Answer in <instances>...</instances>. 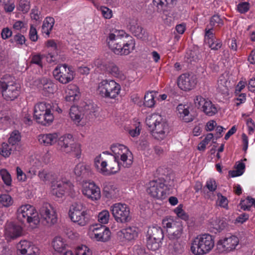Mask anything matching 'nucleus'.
Instances as JSON below:
<instances>
[{"label":"nucleus","instance_id":"nucleus-1","mask_svg":"<svg viewBox=\"0 0 255 255\" xmlns=\"http://www.w3.org/2000/svg\"><path fill=\"white\" fill-rule=\"evenodd\" d=\"M40 218L34 207L29 204L21 206L17 210V219L22 224L32 223L34 225L39 222L44 226H50L57 222L55 211L51 205L45 203L39 210Z\"/></svg>","mask_w":255,"mask_h":255},{"label":"nucleus","instance_id":"nucleus-2","mask_svg":"<svg viewBox=\"0 0 255 255\" xmlns=\"http://www.w3.org/2000/svg\"><path fill=\"white\" fill-rule=\"evenodd\" d=\"M97 111L96 107L91 103L83 102L79 106H71L69 115L71 120L75 123L84 120L85 122L94 121L97 117Z\"/></svg>","mask_w":255,"mask_h":255},{"label":"nucleus","instance_id":"nucleus-3","mask_svg":"<svg viewBox=\"0 0 255 255\" xmlns=\"http://www.w3.org/2000/svg\"><path fill=\"white\" fill-rule=\"evenodd\" d=\"M146 124L152 136L157 140L164 139L169 132L167 123L158 114H153L148 116L146 119Z\"/></svg>","mask_w":255,"mask_h":255},{"label":"nucleus","instance_id":"nucleus-4","mask_svg":"<svg viewBox=\"0 0 255 255\" xmlns=\"http://www.w3.org/2000/svg\"><path fill=\"white\" fill-rule=\"evenodd\" d=\"M214 245V237L209 234H204L193 239L190 249L195 255H204L208 254Z\"/></svg>","mask_w":255,"mask_h":255},{"label":"nucleus","instance_id":"nucleus-5","mask_svg":"<svg viewBox=\"0 0 255 255\" xmlns=\"http://www.w3.org/2000/svg\"><path fill=\"white\" fill-rule=\"evenodd\" d=\"M121 86L114 80H103L99 84L97 92L106 99H115L120 93Z\"/></svg>","mask_w":255,"mask_h":255},{"label":"nucleus","instance_id":"nucleus-6","mask_svg":"<svg viewBox=\"0 0 255 255\" xmlns=\"http://www.w3.org/2000/svg\"><path fill=\"white\" fill-rule=\"evenodd\" d=\"M146 191L151 197L163 199L166 196V187L162 179H157L150 181L147 185Z\"/></svg>","mask_w":255,"mask_h":255},{"label":"nucleus","instance_id":"nucleus-7","mask_svg":"<svg viewBox=\"0 0 255 255\" xmlns=\"http://www.w3.org/2000/svg\"><path fill=\"white\" fill-rule=\"evenodd\" d=\"M162 226L166 229L168 238L171 240L179 239L183 234V226L181 222L172 219L166 218L162 220Z\"/></svg>","mask_w":255,"mask_h":255},{"label":"nucleus","instance_id":"nucleus-8","mask_svg":"<svg viewBox=\"0 0 255 255\" xmlns=\"http://www.w3.org/2000/svg\"><path fill=\"white\" fill-rule=\"evenodd\" d=\"M53 75L56 80L63 84H66L74 79L73 72L65 64L57 66L53 71Z\"/></svg>","mask_w":255,"mask_h":255},{"label":"nucleus","instance_id":"nucleus-9","mask_svg":"<svg viewBox=\"0 0 255 255\" xmlns=\"http://www.w3.org/2000/svg\"><path fill=\"white\" fill-rule=\"evenodd\" d=\"M239 240L235 236L231 235L221 238L217 243V250L220 253H228L236 249Z\"/></svg>","mask_w":255,"mask_h":255},{"label":"nucleus","instance_id":"nucleus-10","mask_svg":"<svg viewBox=\"0 0 255 255\" xmlns=\"http://www.w3.org/2000/svg\"><path fill=\"white\" fill-rule=\"evenodd\" d=\"M197 83L196 76L193 74H181L178 79V86L182 90L187 91L194 89Z\"/></svg>","mask_w":255,"mask_h":255},{"label":"nucleus","instance_id":"nucleus-11","mask_svg":"<svg viewBox=\"0 0 255 255\" xmlns=\"http://www.w3.org/2000/svg\"><path fill=\"white\" fill-rule=\"evenodd\" d=\"M34 85L42 91V94L46 96L53 94L56 90L55 84L50 79L46 77H40L33 81Z\"/></svg>","mask_w":255,"mask_h":255},{"label":"nucleus","instance_id":"nucleus-12","mask_svg":"<svg viewBox=\"0 0 255 255\" xmlns=\"http://www.w3.org/2000/svg\"><path fill=\"white\" fill-rule=\"evenodd\" d=\"M111 211L116 221L118 223H127L128 221V207L126 204L121 203L114 204Z\"/></svg>","mask_w":255,"mask_h":255},{"label":"nucleus","instance_id":"nucleus-13","mask_svg":"<svg viewBox=\"0 0 255 255\" xmlns=\"http://www.w3.org/2000/svg\"><path fill=\"white\" fill-rule=\"evenodd\" d=\"M72 186L68 180H60L58 179L51 185V193L58 198H62L67 190H71Z\"/></svg>","mask_w":255,"mask_h":255},{"label":"nucleus","instance_id":"nucleus-14","mask_svg":"<svg viewBox=\"0 0 255 255\" xmlns=\"http://www.w3.org/2000/svg\"><path fill=\"white\" fill-rule=\"evenodd\" d=\"M83 194L91 200H98L101 197L100 189L94 182H86L83 185Z\"/></svg>","mask_w":255,"mask_h":255},{"label":"nucleus","instance_id":"nucleus-15","mask_svg":"<svg viewBox=\"0 0 255 255\" xmlns=\"http://www.w3.org/2000/svg\"><path fill=\"white\" fill-rule=\"evenodd\" d=\"M20 88L17 84L13 81L7 80L4 89L2 91V95L6 100H13L19 94Z\"/></svg>","mask_w":255,"mask_h":255},{"label":"nucleus","instance_id":"nucleus-16","mask_svg":"<svg viewBox=\"0 0 255 255\" xmlns=\"http://www.w3.org/2000/svg\"><path fill=\"white\" fill-rule=\"evenodd\" d=\"M69 215L73 222L81 226H85L90 221V216L84 210L69 212Z\"/></svg>","mask_w":255,"mask_h":255},{"label":"nucleus","instance_id":"nucleus-17","mask_svg":"<svg viewBox=\"0 0 255 255\" xmlns=\"http://www.w3.org/2000/svg\"><path fill=\"white\" fill-rule=\"evenodd\" d=\"M111 149L114 154V158L115 159V166H117L116 160H119V156H121L120 159L123 162L127 160L128 156L124 151H127V147L123 144H114L111 145Z\"/></svg>","mask_w":255,"mask_h":255},{"label":"nucleus","instance_id":"nucleus-18","mask_svg":"<svg viewBox=\"0 0 255 255\" xmlns=\"http://www.w3.org/2000/svg\"><path fill=\"white\" fill-rule=\"evenodd\" d=\"M94 238L98 241L105 242L109 241L111 237V232L105 226L100 225V227L94 229Z\"/></svg>","mask_w":255,"mask_h":255},{"label":"nucleus","instance_id":"nucleus-19","mask_svg":"<svg viewBox=\"0 0 255 255\" xmlns=\"http://www.w3.org/2000/svg\"><path fill=\"white\" fill-rule=\"evenodd\" d=\"M34 118L37 123L44 126H49L54 120V116L51 113V110L42 113H34Z\"/></svg>","mask_w":255,"mask_h":255},{"label":"nucleus","instance_id":"nucleus-20","mask_svg":"<svg viewBox=\"0 0 255 255\" xmlns=\"http://www.w3.org/2000/svg\"><path fill=\"white\" fill-rule=\"evenodd\" d=\"M100 157L101 156L97 157L95 159V166L100 173L104 175H109L117 172V170H114V167H110V168L107 167L108 164L106 161L100 162Z\"/></svg>","mask_w":255,"mask_h":255},{"label":"nucleus","instance_id":"nucleus-21","mask_svg":"<svg viewBox=\"0 0 255 255\" xmlns=\"http://www.w3.org/2000/svg\"><path fill=\"white\" fill-rule=\"evenodd\" d=\"M176 111L178 116L183 122L189 123L193 120V117L190 114L187 105L179 104L176 108Z\"/></svg>","mask_w":255,"mask_h":255},{"label":"nucleus","instance_id":"nucleus-22","mask_svg":"<svg viewBox=\"0 0 255 255\" xmlns=\"http://www.w3.org/2000/svg\"><path fill=\"white\" fill-rule=\"evenodd\" d=\"M74 173L76 176L83 179L89 178L92 174L90 166L84 163H78L76 166Z\"/></svg>","mask_w":255,"mask_h":255},{"label":"nucleus","instance_id":"nucleus-23","mask_svg":"<svg viewBox=\"0 0 255 255\" xmlns=\"http://www.w3.org/2000/svg\"><path fill=\"white\" fill-rule=\"evenodd\" d=\"M73 142H74V141L73 135L69 133L59 138L58 140V145L61 151L69 153L71 152V149L70 147H65V145H66V144L72 145Z\"/></svg>","mask_w":255,"mask_h":255},{"label":"nucleus","instance_id":"nucleus-24","mask_svg":"<svg viewBox=\"0 0 255 255\" xmlns=\"http://www.w3.org/2000/svg\"><path fill=\"white\" fill-rule=\"evenodd\" d=\"M22 235V228L19 225L10 223L5 228V236L10 239H15Z\"/></svg>","mask_w":255,"mask_h":255},{"label":"nucleus","instance_id":"nucleus-25","mask_svg":"<svg viewBox=\"0 0 255 255\" xmlns=\"http://www.w3.org/2000/svg\"><path fill=\"white\" fill-rule=\"evenodd\" d=\"M38 176L40 180L45 183L50 182L51 185L58 180L57 176L54 172L46 169H42L38 171Z\"/></svg>","mask_w":255,"mask_h":255},{"label":"nucleus","instance_id":"nucleus-26","mask_svg":"<svg viewBox=\"0 0 255 255\" xmlns=\"http://www.w3.org/2000/svg\"><path fill=\"white\" fill-rule=\"evenodd\" d=\"M58 134L56 133L40 134L38 136V141L41 144L46 146L51 145L57 141Z\"/></svg>","mask_w":255,"mask_h":255},{"label":"nucleus","instance_id":"nucleus-27","mask_svg":"<svg viewBox=\"0 0 255 255\" xmlns=\"http://www.w3.org/2000/svg\"><path fill=\"white\" fill-rule=\"evenodd\" d=\"M147 238L161 241L163 238L162 229L158 227H149L147 231Z\"/></svg>","mask_w":255,"mask_h":255},{"label":"nucleus","instance_id":"nucleus-28","mask_svg":"<svg viewBox=\"0 0 255 255\" xmlns=\"http://www.w3.org/2000/svg\"><path fill=\"white\" fill-rule=\"evenodd\" d=\"M157 93L155 91H149L145 93L144 97V105L148 108H153L155 104V98Z\"/></svg>","mask_w":255,"mask_h":255},{"label":"nucleus","instance_id":"nucleus-29","mask_svg":"<svg viewBox=\"0 0 255 255\" xmlns=\"http://www.w3.org/2000/svg\"><path fill=\"white\" fill-rule=\"evenodd\" d=\"M52 245L55 251L57 253L63 252L67 247V245L65 243L63 239L60 237L54 238Z\"/></svg>","mask_w":255,"mask_h":255},{"label":"nucleus","instance_id":"nucleus-30","mask_svg":"<svg viewBox=\"0 0 255 255\" xmlns=\"http://www.w3.org/2000/svg\"><path fill=\"white\" fill-rule=\"evenodd\" d=\"M202 111L208 116H213L217 113L218 108L216 105L209 100L204 106V108L202 109Z\"/></svg>","mask_w":255,"mask_h":255},{"label":"nucleus","instance_id":"nucleus-31","mask_svg":"<svg viewBox=\"0 0 255 255\" xmlns=\"http://www.w3.org/2000/svg\"><path fill=\"white\" fill-rule=\"evenodd\" d=\"M129 29L131 33L138 38H142L144 32L141 27L139 26L136 21H134L130 23Z\"/></svg>","mask_w":255,"mask_h":255},{"label":"nucleus","instance_id":"nucleus-32","mask_svg":"<svg viewBox=\"0 0 255 255\" xmlns=\"http://www.w3.org/2000/svg\"><path fill=\"white\" fill-rule=\"evenodd\" d=\"M80 97V93L78 91L77 87L74 86L73 89H68L67 95L65 97L66 101L74 102L78 101Z\"/></svg>","mask_w":255,"mask_h":255},{"label":"nucleus","instance_id":"nucleus-33","mask_svg":"<svg viewBox=\"0 0 255 255\" xmlns=\"http://www.w3.org/2000/svg\"><path fill=\"white\" fill-rule=\"evenodd\" d=\"M33 245L32 243L25 240L20 241L16 246L17 255H23V253L27 251Z\"/></svg>","mask_w":255,"mask_h":255},{"label":"nucleus","instance_id":"nucleus-34","mask_svg":"<svg viewBox=\"0 0 255 255\" xmlns=\"http://www.w3.org/2000/svg\"><path fill=\"white\" fill-rule=\"evenodd\" d=\"M54 24V19L53 17H49L43 21L42 26V32L45 33L47 35H49L50 32L52 29Z\"/></svg>","mask_w":255,"mask_h":255},{"label":"nucleus","instance_id":"nucleus-35","mask_svg":"<svg viewBox=\"0 0 255 255\" xmlns=\"http://www.w3.org/2000/svg\"><path fill=\"white\" fill-rule=\"evenodd\" d=\"M120 40L118 35L112 33L109 34L106 41L109 48L113 51L114 49H116V45L118 44V41H120Z\"/></svg>","mask_w":255,"mask_h":255},{"label":"nucleus","instance_id":"nucleus-36","mask_svg":"<svg viewBox=\"0 0 255 255\" xmlns=\"http://www.w3.org/2000/svg\"><path fill=\"white\" fill-rule=\"evenodd\" d=\"M169 250L170 253L176 255L183 253L184 251V245L179 242H175L173 245H169Z\"/></svg>","mask_w":255,"mask_h":255},{"label":"nucleus","instance_id":"nucleus-37","mask_svg":"<svg viewBox=\"0 0 255 255\" xmlns=\"http://www.w3.org/2000/svg\"><path fill=\"white\" fill-rule=\"evenodd\" d=\"M161 241L147 238L146 247L149 250L155 252L158 250L160 247Z\"/></svg>","mask_w":255,"mask_h":255},{"label":"nucleus","instance_id":"nucleus-38","mask_svg":"<svg viewBox=\"0 0 255 255\" xmlns=\"http://www.w3.org/2000/svg\"><path fill=\"white\" fill-rule=\"evenodd\" d=\"M174 0H153V4L158 9L162 10L164 7L173 5Z\"/></svg>","mask_w":255,"mask_h":255},{"label":"nucleus","instance_id":"nucleus-39","mask_svg":"<svg viewBox=\"0 0 255 255\" xmlns=\"http://www.w3.org/2000/svg\"><path fill=\"white\" fill-rule=\"evenodd\" d=\"M65 147H70L71 149V152L73 155L77 158H79L80 157L81 154V145L78 143L73 142L72 145L70 144H66Z\"/></svg>","mask_w":255,"mask_h":255},{"label":"nucleus","instance_id":"nucleus-40","mask_svg":"<svg viewBox=\"0 0 255 255\" xmlns=\"http://www.w3.org/2000/svg\"><path fill=\"white\" fill-rule=\"evenodd\" d=\"M209 100L204 98L200 95L196 96L194 99V102L196 107L198 109L202 110L204 108V106Z\"/></svg>","mask_w":255,"mask_h":255},{"label":"nucleus","instance_id":"nucleus-41","mask_svg":"<svg viewBox=\"0 0 255 255\" xmlns=\"http://www.w3.org/2000/svg\"><path fill=\"white\" fill-rule=\"evenodd\" d=\"M51 106L45 102H40L34 107V113H42L50 110Z\"/></svg>","mask_w":255,"mask_h":255},{"label":"nucleus","instance_id":"nucleus-42","mask_svg":"<svg viewBox=\"0 0 255 255\" xmlns=\"http://www.w3.org/2000/svg\"><path fill=\"white\" fill-rule=\"evenodd\" d=\"M20 139L21 135L20 132L19 131L15 130L10 134V136L8 138V142L12 146L19 142Z\"/></svg>","mask_w":255,"mask_h":255},{"label":"nucleus","instance_id":"nucleus-43","mask_svg":"<svg viewBox=\"0 0 255 255\" xmlns=\"http://www.w3.org/2000/svg\"><path fill=\"white\" fill-rule=\"evenodd\" d=\"M128 47V43H123L121 40L118 41V44L116 45V49H114L113 51L116 54H125L126 50L128 49L126 47Z\"/></svg>","mask_w":255,"mask_h":255},{"label":"nucleus","instance_id":"nucleus-44","mask_svg":"<svg viewBox=\"0 0 255 255\" xmlns=\"http://www.w3.org/2000/svg\"><path fill=\"white\" fill-rule=\"evenodd\" d=\"M109 71L112 75L115 77H118L121 79L125 78V76L122 74V72L116 65L114 64L111 65L109 67Z\"/></svg>","mask_w":255,"mask_h":255},{"label":"nucleus","instance_id":"nucleus-45","mask_svg":"<svg viewBox=\"0 0 255 255\" xmlns=\"http://www.w3.org/2000/svg\"><path fill=\"white\" fill-rule=\"evenodd\" d=\"M17 9L23 13L27 12L30 9V2L29 0H20Z\"/></svg>","mask_w":255,"mask_h":255},{"label":"nucleus","instance_id":"nucleus-46","mask_svg":"<svg viewBox=\"0 0 255 255\" xmlns=\"http://www.w3.org/2000/svg\"><path fill=\"white\" fill-rule=\"evenodd\" d=\"M12 200L8 194H2L0 196V204L4 207H9L12 204Z\"/></svg>","mask_w":255,"mask_h":255},{"label":"nucleus","instance_id":"nucleus-47","mask_svg":"<svg viewBox=\"0 0 255 255\" xmlns=\"http://www.w3.org/2000/svg\"><path fill=\"white\" fill-rule=\"evenodd\" d=\"M11 151L12 146L10 147L8 144L3 142L0 148V154L4 157H7L10 155Z\"/></svg>","mask_w":255,"mask_h":255},{"label":"nucleus","instance_id":"nucleus-48","mask_svg":"<svg viewBox=\"0 0 255 255\" xmlns=\"http://www.w3.org/2000/svg\"><path fill=\"white\" fill-rule=\"evenodd\" d=\"M0 174L4 183L7 186L10 185L11 178L8 172L6 169H3L0 171Z\"/></svg>","mask_w":255,"mask_h":255},{"label":"nucleus","instance_id":"nucleus-49","mask_svg":"<svg viewBox=\"0 0 255 255\" xmlns=\"http://www.w3.org/2000/svg\"><path fill=\"white\" fill-rule=\"evenodd\" d=\"M98 221L102 224H107L110 217V213L107 210H103L98 215Z\"/></svg>","mask_w":255,"mask_h":255},{"label":"nucleus","instance_id":"nucleus-50","mask_svg":"<svg viewBox=\"0 0 255 255\" xmlns=\"http://www.w3.org/2000/svg\"><path fill=\"white\" fill-rule=\"evenodd\" d=\"M210 24L212 26L220 27L223 25V21L220 17L219 15H214L211 18Z\"/></svg>","mask_w":255,"mask_h":255},{"label":"nucleus","instance_id":"nucleus-51","mask_svg":"<svg viewBox=\"0 0 255 255\" xmlns=\"http://www.w3.org/2000/svg\"><path fill=\"white\" fill-rule=\"evenodd\" d=\"M216 39L214 35L212 32V28L205 29V34L204 37L205 42L207 44L208 43H211L212 41Z\"/></svg>","mask_w":255,"mask_h":255},{"label":"nucleus","instance_id":"nucleus-52","mask_svg":"<svg viewBox=\"0 0 255 255\" xmlns=\"http://www.w3.org/2000/svg\"><path fill=\"white\" fill-rule=\"evenodd\" d=\"M226 226V223L223 220L216 219L213 223V227L217 231L223 230Z\"/></svg>","mask_w":255,"mask_h":255},{"label":"nucleus","instance_id":"nucleus-53","mask_svg":"<svg viewBox=\"0 0 255 255\" xmlns=\"http://www.w3.org/2000/svg\"><path fill=\"white\" fill-rule=\"evenodd\" d=\"M45 57V55H41L40 54H37L32 56L31 58V62L33 64H35L40 67H42V59Z\"/></svg>","mask_w":255,"mask_h":255},{"label":"nucleus","instance_id":"nucleus-54","mask_svg":"<svg viewBox=\"0 0 255 255\" xmlns=\"http://www.w3.org/2000/svg\"><path fill=\"white\" fill-rule=\"evenodd\" d=\"M217 204L222 208L227 209L228 208V200L226 197L221 195H218Z\"/></svg>","mask_w":255,"mask_h":255},{"label":"nucleus","instance_id":"nucleus-55","mask_svg":"<svg viewBox=\"0 0 255 255\" xmlns=\"http://www.w3.org/2000/svg\"><path fill=\"white\" fill-rule=\"evenodd\" d=\"M250 3L248 2H242L238 4V11L241 13H245L249 11Z\"/></svg>","mask_w":255,"mask_h":255},{"label":"nucleus","instance_id":"nucleus-56","mask_svg":"<svg viewBox=\"0 0 255 255\" xmlns=\"http://www.w3.org/2000/svg\"><path fill=\"white\" fill-rule=\"evenodd\" d=\"M138 230L136 227L128 228V241L136 239L138 237Z\"/></svg>","mask_w":255,"mask_h":255},{"label":"nucleus","instance_id":"nucleus-57","mask_svg":"<svg viewBox=\"0 0 255 255\" xmlns=\"http://www.w3.org/2000/svg\"><path fill=\"white\" fill-rule=\"evenodd\" d=\"M84 206L80 202H74L70 206L69 212L84 210Z\"/></svg>","mask_w":255,"mask_h":255},{"label":"nucleus","instance_id":"nucleus-58","mask_svg":"<svg viewBox=\"0 0 255 255\" xmlns=\"http://www.w3.org/2000/svg\"><path fill=\"white\" fill-rule=\"evenodd\" d=\"M10 41L11 43L15 42L18 44L22 45L25 43V38L21 34L18 33L15 35L13 38H11Z\"/></svg>","mask_w":255,"mask_h":255},{"label":"nucleus","instance_id":"nucleus-59","mask_svg":"<svg viewBox=\"0 0 255 255\" xmlns=\"http://www.w3.org/2000/svg\"><path fill=\"white\" fill-rule=\"evenodd\" d=\"M140 129H141V127H140V123L138 122L135 124L134 128L130 129L129 130L128 133L132 137H136L139 134L140 132Z\"/></svg>","mask_w":255,"mask_h":255},{"label":"nucleus","instance_id":"nucleus-60","mask_svg":"<svg viewBox=\"0 0 255 255\" xmlns=\"http://www.w3.org/2000/svg\"><path fill=\"white\" fill-rule=\"evenodd\" d=\"M9 0H0V2L3 5V8L6 12H10L12 11L14 8V4L13 3L8 4L7 2Z\"/></svg>","mask_w":255,"mask_h":255},{"label":"nucleus","instance_id":"nucleus-61","mask_svg":"<svg viewBox=\"0 0 255 255\" xmlns=\"http://www.w3.org/2000/svg\"><path fill=\"white\" fill-rule=\"evenodd\" d=\"M207 44L211 48V49L214 50H218L221 47L222 45V43L221 40L217 39L212 41L211 43H208Z\"/></svg>","mask_w":255,"mask_h":255},{"label":"nucleus","instance_id":"nucleus-62","mask_svg":"<svg viewBox=\"0 0 255 255\" xmlns=\"http://www.w3.org/2000/svg\"><path fill=\"white\" fill-rule=\"evenodd\" d=\"M175 213L177 215V216L181 218L184 220H186L188 219V216L185 213V212L182 210V209L178 207L174 210Z\"/></svg>","mask_w":255,"mask_h":255},{"label":"nucleus","instance_id":"nucleus-63","mask_svg":"<svg viewBox=\"0 0 255 255\" xmlns=\"http://www.w3.org/2000/svg\"><path fill=\"white\" fill-rule=\"evenodd\" d=\"M227 81L224 78L220 79L218 81V87L217 88L222 92H225L227 90V86L225 85Z\"/></svg>","mask_w":255,"mask_h":255},{"label":"nucleus","instance_id":"nucleus-64","mask_svg":"<svg viewBox=\"0 0 255 255\" xmlns=\"http://www.w3.org/2000/svg\"><path fill=\"white\" fill-rule=\"evenodd\" d=\"M130 101L138 106H140L141 104V99L140 96L136 93L133 94L130 96Z\"/></svg>","mask_w":255,"mask_h":255}]
</instances>
